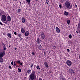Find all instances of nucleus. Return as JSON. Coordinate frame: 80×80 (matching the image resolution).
<instances>
[{
  "label": "nucleus",
  "instance_id": "38",
  "mask_svg": "<svg viewBox=\"0 0 80 80\" xmlns=\"http://www.w3.org/2000/svg\"><path fill=\"white\" fill-rule=\"evenodd\" d=\"M32 55H35V53H34V52H32Z\"/></svg>",
  "mask_w": 80,
  "mask_h": 80
},
{
  "label": "nucleus",
  "instance_id": "59",
  "mask_svg": "<svg viewBox=\"0 0 80 80\" xmlns=\"http://www.w3.org/2000/svg\"><path fill=\"white\" fill-rule=\"evenodd\" d=\"M49 53H50V52H49Z\"/></svg>",
  "mask_w": 80,
  "mask_h": 80
},
{
  "label": "nucleus",
  "instance_id": "21",
  "mask_svg": "<svg viewBox=\"0 0 80 80\" xmlns=\"http://www.w3.org/2000/svg\"><path fill=\"white\" fill-rule=\"evenodd\" d=\"M70 20H68L67 21V23H68V25H69L70 24Z\"/></svg>",
  "mask_w": 80,
  "mask_h": 80
},
{
  "label": "nucleus",
  "instance_id": "39",
  "mask_svg": "<svg viewBox=\"0 0 80 80\" xmlns=\"http://www.w3.org/2000/svg\"><path fill=\"white\" fill-rule=\"evenodd\" d=\"M14 34H15V35H17V32H14Z\"/></svg>",
  "mask_w": 80,
  "mask_h": 80
},
{
  "label": "nucleus",
  "instance_id": "11",
  "mask_svg": "<svg viewBox=\"0 0 80 80\" xmlns=\"http://www.w3.org/2000/svg\"><path fill=\"white\" fill-rule=\"evenodd\" d=\"M7 18L9 22H10V21H11V18H10V16H8Z\"/></svg>",
  "mask_w": 80,
  "mask_h": 80
},
{
  "label": "nucleus",
  "instance_id": "37",
  "mask_svg": "<svg viewBox=\"0 0 80 80\" xmlns=\"http://www.w3.org/2000/svg\"><path fill=\"white\" fill-rule=\"evenodd\" d=\"M11 64L12 65H13V61H12L11 62Z\"/></svg>",
  "mask_w": 80,
  "mask_h": 80
},
{
  "label": "nucleus",
  "instance_id": "58",
  "mask_svg": "<svg viewBox=\"0 0 80 80\" xmlns=\"http://www.w3.org/2000/svg\"><path fill=\"white\" fill-rule=\"evenodd\" d=\"M22 40L21 39H20V40Z\"/></svg>",
  "mask_w": 80,
  "mask_h": 80
},
{
  "label": "nucleus",
  "instance_id": "48",
  "mask_svg": "<svg viewBox=\"0 0 80 80\" xmlns=\"http://www.w3.org/2000/svg\"><path fill=\"white\" fill-rule=\"evenodd\" d=\"M20 65L22 66V62L20 63Z\"/></svg>",
  "mask_w": 80,
  "mask_h": 80
},
{
  "label": "nucleus",
  "instance_id": "34",
  "mask_svg": "<svg viewBox=\"0 0 80 80\" xmlns=\"http://www.w3.org/2000/svg\"><path fill=\"white\" fill-rule=\"evenodd\" d=\"M9 68H10V69H12V67H11V66H9Z\"/></svg>",
  "mask_w": 80,
  "mask_h": 80
},
{
  "label": "nucleus",
  "instance_id": "24",
  "mask_svg": "<svg viewBox=\"0 0 80 80\" xmlns=\"http://www.w3.org/2000/svg\"><path fill=\"white\" fill-rule=\"evenodd\" d=\"M69 38L71 39V38H72V35L71 34H70L69 36Z\"/></svg>",
  "mask_w": 80,
  "mask_h": 80
},
{
  "label": "nucleus",
  "instance_id": "45",
  "mask_svg": "<svg viewBox=\"0 0 80 80\" xmlns=\"http://www.w3.org/2000/svg\"><path fill=\"white\" fill-rule=\"evenodd\" d=\"M0 25H3V24L0 22Z\"/></svg>",
  "mask_w": 80,
  "mask_h": 80
},
{
  "label": "nucleus",
  "instance_id": "18",
  "mask_svg": "<svg viewBox=\"0 0 80 80\" xmlns=\"http://www.w3.org/2000/svg\"><path fill=\"white\" fill-rule=\"evenodd\" d=\"M3 62V59L2 58H0V62L1 63H2V62Z\"/></svg>",
  "mask_w": 80,
  "mask_h": 80
},
{
  "label": "nucleus",
  "instance_id": "43",
  "mask_svg": "<svg viewBox=\"0 0 80 80\" xmlns=\"http://www.w3.org/2000/svg\"><path fill=\"white\" fill-rule=\"evenodd\" d=\"M2 45H5V44H4V43H3V42H2Z\"/></svg>",
  "mask_w": 80,
  "mask_h": 80
},
{
  "label": "nucleus",
  "instance_id": "20",
  "mask_svg": "<svg viewBox=\"0 0 80 80\" xmlns=\"http://www.w3.org/2000/svg\"><path fill=\"white\" fill-rule=\"evenodd\" d=\"M31 72H32V71L30 70H28L27 71V73L29 74L30 73H31Z\"/></svg>",
  "mask_w": 80,
  "mask_h": 80
},
{
  "label": "nucleus",
  "instance_id": "4",
  "mask_svg": "<svg viewBox=\"0 0 80 80\" xmlns=\"http://www.w3.org/2000/svg\"><path fill=\"white\" fill-rule=\"evenodd\" d=\"M2 18L3 21H6L7 20V17L5 15H3L2 16Z\"/></svg>",
  "mask_w": 80,
  "mask_h": 80
},
{
  "label": "nucleus",
  "instance_id": "9",
  "mask_svg": "<svg viewBox=\"0 0 80 80\" xmlns=\"http://www.w3.org/2000/svg\"><path fill=\"white\" fill-rule=\"evenodd\" d=\"M30 34V32H29L27 31H26L25 33V36H26V37H28V35H29V34Z\"/></svg>",
  "mask_w": 80,
  "mask_h": 80
},
{
  "label": "nucleus",
  "instance_id": "41",
  "mask_svg": "<svg viewBox=\"0 0 80 80\" xmlns=\"http://www.w3.org/2000/svg\"><path fill=\"white\" fill-rule=\"evenodd\" d=\"M16 65V63H15V62H14V66Z\"/></svg>",
  "mask_w": 80,
  "mask_h": 80
},
{
  "label": "nucleus",
  "instance_id": "47",
  "mask_svg": "<svg viewBox=\"0 0 80 80\" xmlns=\"http://www.w3.org/2000/svg\"><path fill=\"white\" fill-rule=\"evenodd\" d=\"M6 22H7V23L8 22V19H7V20H6Z\"/></svg>",
  "mask_w": 80,
  "mask_h": 80
},
{
  "label": "nucleus",
  "instance_id": "15",
  "mask_svg": "<svg viewBox=\"0 0 80 80\" xmlns=\"http://www.w3.org/2000/svg\"><path fill=\"white\" fill-rule=\"evenodd\" d=\"M44 64L46 67L47 68H48V64H47V62H44Z\"/></svg>",
  "mask_w": 80,
  "mask_h": 80
},
{
  "label": "nucleus",
  "instance_id": "17",
  "mask_svg": "<svg viewBox=\"0 0 80 80\" xmlns=\"http://www.w3.org/2000/svg\"><path fill=\"white\" fill-rule=\"evenodd\" d=\"M64 14L65 15H66V16H67V15H68V12H67L66 11H65Z\"/></svg>",
  "mask_w": 80,
  "mask_h": 80
},
{
  "label": "nucleus",
  "instance_id": "25",
  "mask_svg": "<svg viewBox=\"0 0 80 80\" xmlns=\"http://www.w3.org/2000/svg\"><path fill=\"white\" fill-rule=\"evenodd\" d=\"M61 0V2L62 3H63L64 1L65 0Z\"/></svg>",
  "mask_w": 80,
  "mask_h": 80
},
{
  "label": "nucleus",
  "instance_id": "33",
  "mask_svg": "<svg viewBox=\"0 0 80 80\" xmlns=\"http://www.w3.org/2000/svg\"><path fill=\"white\" fill-rule=\"evenodd\" d=\"M21 10V9H18V12H20Z\"/></svg>",
  "mask_w": 80,
  "mask_h": 80
},
{
  "label": "nucleus",
  "instance_id": "52",
  "mask_svg": "<svg viewBox=\"0 0 80 80\" xmlns=\"http://www.w3.org/2000/svg\"><path fill=\"white\" fill-rule=\"evenodd\" d=\"M75 7H77V6L76 5H75Z\"/></svg>",
  "mask_w": 80,
  "mask_h": 80
},
{
  "label": "nucleus",
  "instance_id": "14",
  "mask_svg": "<svg viewBox=\"0 0 80 80\" xmlns=\"http://www.w3.org/2000/svg\"><path fill=\"white\" fill-rule=\"evenodd\" d=\"M21 32L22 33H25V29L23 28H22L21 29Z\"/></svg>",
  "mask_w": 80,
  "mask_h": 80
},
{
  "label": "nucleus",
  "instance_id": "12",
  "mask_svg": "<svg viewBox=\"0 0 80 80\" xmlns=\"http://www.w3.org/2000/svg\"><path fill=\"white\" fill-rule=\"evenodd\" d=\"M22 23H24L25 22V18L24 17L22 18Z\"/></svg>",
  "mask_w": 80,
  "mask_h": 80
},
{
  "label": "nucleus",
  "instance_id": "23",
  "mask_svg": "<svg viewBox=\"0 0 80 80\" xmlns=\"http://www.w3.org/2000/svg\"><path fill=\"white\" fill-rule=\"evenodd\" d=\"M18 36L19 37H20V38H21V37H22V34H18Z\"/></svg>",
  "mask_w": 80,
  "mask_h": 80
},
{
  "label": "nucleus",
  "instance_id": "1",
  "mask_svg": "<svg viewBox=\"0 0 80 80\" xmlns=\"http://www.w3.org/2000/svg\"><path fill=\"white\" fill-rule=\"evenodd\" d=\"M30 78L29 80H33L35 79V78H36V75H35V71H32V73L29 77Z\"/></svg>",
  "mask_w": 80,
  "mask_h": 80
},
{
  "label": "nucleus",
  "instance_id": "49",
  "mask_svg": "<svg viewBox=\"0 0 80 80\" xmlns=\"http://www.w3.org/2000/svg\"><path fill=\"white\" fill-rule=\"evenodd\" d=\"M39 80H42V79L41 78H39Z\"/></svg>",
  "mask_w": 80,
  "mask_h": 80
},
{
  "label": "nucleus",
  "instance_id": "3",
  "mask_svg": "<svg viewBox=\"0 0 80 80\" xmlns=\"http://www.w3.org/2000/svg\"><path fill=\"white\" fill-rule=\"evenodd\" d=\"M66 64L68 66L70 67L72 65V62L69 60H68L66 62Z\"/></svg>",
  "mask_w": 80,
  "mask_h": 80
},
{
  "label": "nucleus",
  "instance_id": "53",
  "mask_svg": "<svg viewBox=\"0 0 80 80\" xmlns=\"http://www.w3.org/2000/svg\"><path fill=\"white\" fill-rule=\"evenodd\" d=\"M16 67H18V65H16Z\"/></svg>",
  "mask_w": 80,
  "mask_h": 80
},
{
  "label": "nucleus",
  "instance_id": "27",
  "mask_svg": "<svg viewBox=\"0 0 80 80\" xmlns=\"http://www.w3.org/2000/svg\"><path fill=\"white\" fill-rule=\"evenodd\" d=\"M37 68L38 69V70H40V67L38 66H37Z\"/></svg>",
  "mask_w": 80,
  "mask_h": 80
},
{
  "label": "nucleus",
  "instance_id": "30",
  "mask_svg": "<svg viewBox=\"0 0 80 80\" xmlns=\"http://www.w3.org/2000/svg\"><path fill=\"white\" fill-rule=\"evenodd\" d=\"M46 3H47V4H48V2H49L48 0H46Z\"/></svg>",
  "mask_w": 80,
  "mask_h": 80
},
{
  "label": "nucleus",
  "instance_id": "5",
  "mask_svg": "<svg viewBox=\"0 0 80 80\" xmlns=\"http://www.w3.org/2000/svg\"><path fill=\"white\" fill-rule=\"evenodd\" d=\"M59 80H66V79H65V78L63 77V75H62L59 77Z\"/></svg>",
  "mask_w": 80,
  "mask_h": 80
},
{
  "label": "nucleus",
  "instance_id": "22",
  "mask_svg": "<svg viewBox=\"0 0 80 80\" xmlns=\"http://www.w3.org/2000/svg\"><path fill=\"white\" fill-rule=\"evenodd\" d=\"M3 48L4 50H6V47H5V45H4L3 46Z\"/></svg>",
  "mask_w": 80,
  "mask_h": 80
},
{
  "label": "nucleus",
  "instance_id": "54",
  "mask_svg": "<svg viewBox=\"0 0 80 80\" xmlns=\"http://www.w3.org/2000/svg\"><path fill=\"white\" fill-rule=\"evenodd\" d=\"M54 47H55V48H56V46H54Z\"/></svg>",
  "mask_w": 80,
  "mask_h": 80
},
{
  "label": "nucleus",
  "instance_id": "16",
  "mask_svg": "<svg viewBox=\"0 0 80 80\" xmlns=\"http://www.w3.org/2000/svg\"><path fill=\"white\" fill-rule=\"evenodd\" d=\"M7 36L8 37H9V38H11V36H12V34L11 33H8L7 34Z\"/></svg>",
  "mask_w": 80,
  "mask_h": 80
},
{
  "label": "nucleus",
  "instance_id": "7",
  "mask_svg": "<svg viewBox=\"0 0 80 80\" xmlns=\"http://www.w3.org/2000/svg\"><path fill=\"white\" fill-rule=\"evenodd\" d=\"M41 37L42 38L43 40V39L45 38V35H44V33L43 32H42L41 34Z\"/></svg>",
  "mask_w": 80,
  "mask_h": 80
},
{
  "label": "nucleus",
  "instance_id": "32",
  "mask_svg": "<svg viewBox=\"0 0 80 80\" xmlns=\"http://www.w3.org/2000/svg\"><path fill=\"white\" fill-rule=\"evenodd\" d=\"M72 4H71L70 5V7L69 8V9H71V8H72Z\"/></svg>",
  "mask_w": 80,
  "mask_h": 80
},
{
  "label": "nucleus",
  "instance_id": "26",
  "mask_svg": "<svg viewBox=\"0 0 80 80\" xmlns=\"http://www.w3.org/2000/svg\"><path fill=\"white\" fill-rule=\"evenodd\" d=\"M18 72H21V69L18 68Z\"/></svg>",
  "mask_w": 80,
  "mask_h": 80
},
{
  "label": "nucleus",
  "instance_id": "46",
  "mask_svg": "<svg viewBox=\"0 0 80 80\" xmlns=\"http://www.w3.org/2000/svg\"><path fill=\"white\" fill-rule=\"evenodd\" d=\"M17 48H14V49H15V50H17Z\"/></svg>",
  "mask_w": 80,
  "mask_h": 80
},
{
  "label": "nucleus",
  "instance_id": "35",
  "mask_svg": "<svg viewBox=\"0 0 80 80\" xmlns=\"http://www.w3.org/2000/svg\"><path fill=\"white\" fill-rule=\"evenodd\" d=\"M33 64L31 65V68H33Z\"/></svg>",
  "mask_w": 80,
  "mask_h": 80
},
{
  "label": "nucleus",
  "instance_id": "29",
  "mask_svg": "<svg viewBox=\"0 0 80 80\" xmlns=\"http://www.w3.org/2000/svg\"><path fill=\"white\" fill-rule=\"evenodd\" d=\"M17 62L18 63L20 64V61H17Z\"/></svg>",
  "mask_w": 80,
  "mask_h": 80
},
{
  "label": "nucleus",
  "instance_id": "6",
  "mask_svg": "<svg viewBox=\"0 0 80 80\" xmlns=\"http://www.w3.org/2000/svg\"><path fill=\"white\" fill-rule=\"evenodd\" d=\"M5 55V52H1L0 53V58H2Z\"/></svg>",
  "mask_w": 80,
  "mask_h": 80
},
{
  "label": "nucleus",
  "instance_id": "57",
  "mask_svg": "<svg viewBox=\"0 0 80 80\" xmlns=\"http://www.w3.org/2000/svg\"><path fill=\"white\" fill-rule=\"evenodd\" d=\"M36 1H38V0H36Z\"/></svg>",
  "mask_w": 80,
  "mask_h": 80
},
{
  "label": "nucleus",
  "instance_id": "44",
  "mask_svg": "<svg viewBox=\"0 0 80 80\" xmlns=\"http://www.w3.org/2000/svg\"><path fill=\"white\" fill-rule=\"evenodd\" d=\"M44 56H45L46 55L45 52H44Z\"/></svg>",
  "mask_w": 80,
  "mask_h": 80
},
{
  "label": "nucleus",
  "instance_id": "2",
  "mask_svg": "<svg viewBox=\"0 0 80 80\" xmlns=\"http://www.w3.org/2000/svg\"><path fill=\"white\" fill-rule=\"evenodd\" d=\"M65 7L67 8H68L70 7V2L68 1L66 2H65Z\"/></svg>",
  "mask_w": 80,
  "mask_h": 80
},
{
  "label": "nucleus",
  "instance_id": "42",
  "mask_svg": "<svg viewBox=\"0 0 80 80\" xmlns=\"http://www.w3.org/2000/svg\"><path fill=\"white\" fill-rule=\"evenodd\" d=\"M50 57V56H48L47 57V59L48 58H49V57Z\"/></svg>",
  "mask_w": 80,
  "mask_h": 80
},
{
  "label": "nucleus",
  "instance_id": "13",
  "mask_svg": "<svg viewBox=\"0 0 80 80\" xmlns=\"http://www.w3.org/2000/svg\"><path fill=\"white\" fill-rule=\"evenodd\" d=\"M37 43L38 44H39L40 43V39H39V38H37Z\"/></svg>",
  "mask_w": 80,
  "mask_h": 80
},
{
  "label": "nucleus",
  "instance_id": "8",
  "mask_svg": "<svg viewBox=\"0 0 80 80\" xmlns=\"http://www.w3.org/2000/svg\"><path fill=\"white\" fill-rule=\"evenodd\" d=\"M69 71L70 72V73H71V74H72L73 75H75V72L72 69H70Z\"/></svg>",
  "mask_w": 80,
  "mask_h": 80
},
{
  "label": "nucleus",
  "instance_id": "51",
  "mask_svg": "<svg viewBox=\"0 0 80 80\" xmlns=\"http://www.w3.org/2000/svg\"><path fill=\"white\" fill-rule=\"evenodd\" d=\"M30 2H28V4L29 5H30V3H29Z\"/></svg>",
  "mask_w": 80,
  "mask_h": 80
},
{
  "label": "nucleus",
  "instance_id": "28",
  "mask_svg": "<svg viewBox=\"0 0 80 80\" xmlns=\"http://www.w3.org/2000/svg\"><path fill=\"white\" fill-rule=\"evenodd\" d=\"M26 1L28 3H30V0H26Z\"/></svg>",
  "mask_w": 80,
  "mask_h": 80
},
{
  "label": "nucleus",
  "instance_id": "50",
  "mask_svg": "<svg viewBox=\"0 0 80 80\" xmlns=\"http://www.w3.org/2000/svg\"><path fill=\"white\" fill-rule=\"evenodd\" d=\"M79 59H80V55H79Z\"/></svg>",
  "mask_w": 80,
  "mask_h": 80
},
{
  "label": "nucleus",
  "instance_id": "40",
  "mask_svg": "<svg viewBox=\"0 0 80 80\" xmlns=\"http://www.w3.org/2000/svg\"><path fill=\"white\" fill-rule=\"evenodd\" d=\"M67 50L68 52H70V49H67Z\"/></svg>",
  "mask_w": 80,
  "mask_h": 80
},
{
  "label": "nucleus",
  "instance_id": "55",
  "mask_svg": "<svg viewBox=\"0 0 80 80\" xmlns=\"http://www.w3.org/2000/svg\"><path fill=\"white\" fill-rule=\"evenodd\" d=\"M79 33H80V30H79Z\"/></svg>",
  "mask_w": 80,
  "mask_h": 80
},
{
  "label": "nucleus",
  "instance_id": "19",
  "mask_svg": "<svg viewBox=\"0 0 80 80\" xmlns=\"http://www.w3.org/2000/svg\"><path fill=\"white\" fill-rule=\"evenodd\" d=\"M38 48L39 50H42V46L40 44L38 46Z\"/></svg>",
  "mask_w": 80,
  "mask_h": 80
},
{
  "label": "nucleus",
  "instance_id": "31",
  "mask_svg": "<svg viewBox=\"0 0 80 80\" xmlns=\"http://www.w3.org/2000/svg\"><path fill=\"white\" fill-rule=\"evenodd\" d=\"M59 7L60 8H62V4H60L59 5Z\"/></svg>",
  "mask_w": 80,
  "mask_h": 80
},
{
  "label": "nucleus",
  "instance_id": "10",
  "mask_svg": "<svg viewBox=\"0 0 80 80\" xmlns=\"http://www.w3.org/2000/svg\"><path fill=\"white\" fill-rule=\"evenodd\" d=\"M56 30L57 32V33H60V29L58 27H56Z\"/></svg>",
  "mask_w": 80,
  "mask_h": 80
},
{
  "label": "nucleus",
  "instance_id": "56",
  "mask_svg": "<svg viewBox=\"0 0 80 80\" xmlns=\"http://www.w3.org/2000/svg\"><path fill=\"white\" fill-rule=\"evenodd\" d=\"M9 47H10V46H9Z\"/></svg>",
  "mask_w": 80,
  "mask_h": 80
},
{
  "label": "nucleus",
  "instance_id": "36",
  "mask_svg": "<svg viewBox=\"0 0 80 80\" xmlns=\"http://www.w3.org/2000/svg\"><path fill=\"white\" fill-rule=\"evenodd\" d=\"M2 22H3V23H5V24H7V22H4V21H2Z\"/></svg>",
  "mask_w": 80,
  "mask_h": 80
}]
</instances>
